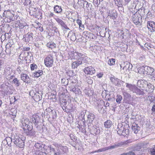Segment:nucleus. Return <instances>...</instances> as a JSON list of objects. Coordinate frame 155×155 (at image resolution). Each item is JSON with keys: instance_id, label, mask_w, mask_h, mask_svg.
<instances>
[{"instance_id": "f257e3e1", "label": "nucleus", "mask_w": 155, "mask_h": 155, "mask_svg": "<svg viewBox=\"0 0 155 155\" xmlns=\"http://www.w3.org/2000/svg\"><path fill=\"white\" fill-rule=\"evenodd\" d=\"M72 58L76 60L73 62L72 64V68L75 69L81 65L87 63V57L84 54L75 51L72 53Z\"/></svg>"}, {"instance_id": "f03ea898", "label": "nucleus", "mask_w": 155, "mask_h": 155, "mask_svg": "<svg viewBox=\"0 0 155 155\" xmlns=\"http://www.w3.org/2000/svg\"><path fill=\"white\" fill-rule=\"evenodd\" d=\"M129 125L124 122L119 123L116 130L117 134L120 136L125 137L129 133V129L128 128Z\"/></svg>"}, {"instance_id": "7ed1b4c3", "label": "nucleus", "mask_w": 155, "mask_h": 155, "mask_svg": "<svg viewBox=\"0 0 155 155\" xmlns=\"http://www.w3.org/2000/svg\"><path fill=\"white\" fill-rule=\"evenodd\" d=\"M15 12L10 10L4 11L3 14V19L5 22L9 23L15 20Z\"/></svg>"}, {"instance_id": "20e7f679", "label": "nucleus", "mask_w": 155, "mask_h": 155, "mask_svg": "<svg viewBox=\"0 0 155 155\" xmlns=\"http://www.w3.org/2000/svg\"><path fill=\"white\" fill-rule=\"evenodd\" d=\"M26 137L22 135L20 137L16 135L14 136L13 142L18 147L21 148L24 147Z\"/></svg>"}, {"instance_id": "39448f33", "label": "nucleus", "mask_w": 155, "mask_h": 155, "mask_svg": "<svg viewBox=\"0 0 155 155\" xmlns=\"http://www.w3.org/2000/svg\"><path fill=\"white\" fill-rule=\"evenodd\" d=\"M126 87L133 93H135L139 95H142L144 94V92L143 89H140L138 88L134 85H133L131 84L126 83Z\"/></svg>"}, {"instance_id": "423d86ee", "label": "nucleus", "mask_w": 155, "mask_h": 155, "mask_svg": "<svg viewBox=\"0 0 155 155\" xmlns=\"http://www.w3.org/2000/svg\"><path fill=\"white\" fill-rule=\"evenodd\" d=\"M87 125L89 131L91 134L96 136L100 133L99 128L95 125V123L88 124Z\"/></svg>"}, {"instance_id": "0eeeda50", "label": "nucleus", "mask_w": 155, "mask_h": 155, "mask_svg": "<svg viewBox=\"0 0 155 155\" xmlns=\"http://www.w3.org/2000/svg\"><path fill=\"white\" fill-rule=\"evenodd\" d=\"M54 61L53 54H49L45 59V64L47 67L50 68L52 67L53 65Z\"/></svg>"}, {"instance_id": "6e6552de", "label": "nucleus", "mask_w": 155, "mask_h": 155, "mask_svg": "<svg viewBox=\"0 0 155 155\" xmlns=\"http://www.w3.org/2000/svg\"><path fill=\"white\" fill-rule=\"evenodd\" d=\"M33 126H32L30 128H28V129L23 128L24 130L25 131V134L28 137L33 138L36 136L37 132L33 128Z\"/></svg>"}, {"instance_id": "1a4fd4ad", "label": "nucleus", "mask_w": 155, "mask_h": 155, "mask_svg": "<svg viewBox=\"0 0 155 155\" xmlns=\"http://www.w3.org/2000/svg\"><path fill=\"white\" fill-rule=\"evenodd\" d=\"M130 14H131L132 15L131 17V21L136 25H138L140 23V17L138 16V14L137 12H135L134 11H131Z\"/></svg>"}, {"instance_id": "9d476101", "label": "nucleus", "mask_w": 155, "mask_h": 155, "mask_svg": "<svg viewBox=\"0 0 155 155\" xmlns=\"http://www.w3.org/2000/svg\"><path fill=\"white\" fill-rule=\"evenodd\" d=\"M31 122L33 123L38 128V124L40 121V117L37 114H34L30 117Z\"/></svg>"}, {"instance_id": "9b49d317", "label": "nucleus", "mask_w": 155, "mask_h": 155, "mask_svg": "<svg viewBox=\"0 0 155 155\" xmlns=\"http://www.w3.org/2000/svg\"><path fill=\"white\" fill-rule=\"evenodd\" d=\"M94 104L95 105L96 108L100 112L101 111L104 105V102L101 100H96L95 101Z\"/></svg>"}, {"instance_id": "f8f14e48", "label": "nucleus", "mask_w": 155, "mask_h": 155, "mask_svg": "<svg viewBox=\"0 0 155 155\" xmlns=\"http://www.w3.org/2000/svg\"><path fill=\"white\" fill-rule=\"evenodd\" d=\"M69 90L70 91H72L74 93L76 94L79 95L81 93L80 89L78 88H76L75 84L72 82L71 84H69Z\"/></svg>"}, {"instance_id": "ddd939ff", "label": "nucleus", "mask_w": 155, "mask_h": 155, "mask_svg": "<svg viewBox=\"0 0 155 155\" xmlns=\"http://www.w3.org/2000/svg\"><path fill=\"white\" fill-rule=\"evenodd\" d=\"M33 34L31 32H28L24 36H23V40L26 42L29 43L31 42L33 39Z\"/></svg>"}, {"instance_id": "4468645a", "label": "nucleus", "mask_w": 155, "mask_h": 155, "mask_svg": "<svg viewBox=\"0 0 155 155\" xmlns=\"http://www.w3.org/2000/svg\"><path fill=\"white\" fill-rule=\"evenodd\" d=\"M84 71L85 74L91 75L94 74L95 70L94 67L90 66L84 68Z\"/></svg>"}, {"instance_id": "2eb2a0df", "label": "nucleus", "mask_w": 155, "mask_h": 155, "mask_svg": "<svg viewBox=\"0 0 155 155\" xmlns=\"http://www.w3.org/2000/svg\"><path fill=\"white\" fill-rule=\"evenodd\" d=\"M110 80L111 81L115 86L120 87L121 86V81L117 78L113 76L110 77Z\"/></svg>"}, {"instance_id": "dca6fc26", "label": "nucleus", "mask_w": 155, "mask_h": 155, "mask_svg": "<svg viewBox=\"0 0 155 155\" xmlns=\"http://www.w3.org/2000/svg\"><path fill=\"white\" fill-rule=\"evenodd\" d=\"M55 20L57 22L59 25L61 26L62 28L67 29V30H70V29L68 28L67 25L61 19L58 17H57L55 18Z\"/></svg>"}, {"instance_id": "f3484780", "label": "nucleus", "mask_w": 155, "mask_h": 155, "mask_svg": "<svg viewBox=\"0 0 155 155\" xmlns=\"http://www.w3.org/2000/svg\"><path fill=\"white\" fill-rule=\"evenodd\" d=\"M123 146L122 141H119L115 143L113 145L107 147L108 150L113 149L120 147Z\"/></svg>"}, {"instance_id": "a211bd4d", "label": "nucleus", "mask_w": 155, "mask_h": 155, "mask_svg": "<svg viewBox=\"0 0 155 155\" xmlns=\"http://www.w3.org/2000/svg\"><path fill=\"white\" fill-rule=\"evenodd\" d=\"M109 16L113 19H116L117 16V11L114 10L110 11L109 10L108 15L107 17H108Z\"/></svg>"}, {"instance_id": "6ab92c4d", "label": "nucleus", "mask_w": 155, "mask_h": 155, "mask_svg": "<svg viewBox=\"0 0 155 155\" xmlns=\"http://www.w3.org/2000/svg\"><path fill=\"white\" fill-rule=\"evenodd\" d=\"M145 70L147 74L152 76L155 73L154 69L152 67L146 66Z\"/></svg>"}, {"instance_id": "aec40b11", "label": "nucleus", "mask_w": 155, "mask_h": 155, "mask_svg": "<svg viewBox=\"0 0 155 155\" xmlns=\"http://www.w3.org/2000/svg\"><path fill=\"white\" fill-rule=\"evenodd\" d=\"M31 121L29 120V119L25 118L24 120H23L21 122L22 126L23 127V128H24L25 129H28V128H30V127L29 126V124H30Z\"/></svg>"}, {"instance_id": "412c9836", "label": "nucleus", "mask_w": 155, "mask_h": 155, "mask_svg": "<svg viewBox=\"0 0 155 155\" xmlns=\"http://www.w3.org/2000/svg\"><path fill=\"white\" fill-rule=\"evenodd\" d=\"M46 110L48 111L49 113V117H50V116L52 117L53 119H55L56 118L57 115L56 113L55 110H52L51 108H48Z\"/></svg>"}, {"instance_id": "4be33fe9", "label": "nucleus", "mask_w": 155, "mask_h": 155, "mask_svg": "<svg viewBox=\"0 0 155 155\" xmlns=\"http://www.w3.org/2000/svg\"><path fill=\"white\" fill-rule=\"evenodd\" d=\"M95 117V116L94 114L92 113H89L87 117V122H88V124H93L95 123V122L94 121Z\"/></svg>"}, {"instance_id": "5701e85b", "label": "nucleus", "mask_w": 155, "mask_h": 155, "mask_svg": "<svg viewBox=\"0 0 155 155\" xmlns=\"http://www.w3.org/2000/svg\"><path fill=\"white\" fill-rule=\"evenodd\" d=\"M131 128L133 131L136 134L138 133L140 128V127L138 126V124L135 122H134L132 124Z\"/></svg>"}, {"instance_id": "b1692460", "label": "nucleus", "mask_w": 155, "mask_h": 155, "mask_svg": "<svg viewBox=\"0 0 155 155\" xmlns=\"http://www.w3.org/2000/svg\"><path fill=\"white\" fill-rule=\"evenodd\" d=\"M139 14L140 15V19L141 20L142 17L147 12L148 9H145L144 7H142L139 9Z\"/></svg>"}, {"instance_id": "393cba45", "label": "nucleus", "mask_w": 155, "mask_h": 155, "mask_svg": "<svg viewBox=\"0 0 155 155\" xmlns=\"http://www.w3.org/2000/svg\"><path fill=\"white\" fill-rule=\"evenodd\" d=\"M21 79L24 82L28 84L29 83V77L25 74H21L20 75Z\"/></svg>"}, {"instance_id": "a878e982", "label": "nucleus", "mask_w": 155, "mask_h": 155, "mask_svg": "<svg viewBox=\"0 0 155 155\" xmlns=\"http://www.w3.org/2000/svg\"><path fill=\"white\" fill-rule=\"evenodd\" d=\"M145 91L148 93H152L154 90V87L150 83L147 84Z\"/></svg>"}, {"instance_id": "bb28decb", "label": "nucleus", "mask_w": 155, "mask_h": 155, "mask_svg": "<svg viewBox=\"0 0 155 155\" xmlns=\"http://www.w3.org/2000/svg\"><path fill=\"white\" fill-rule=\"evenodd\" d=\"M147 27L149 29L152 30L153 31H155V23L153 21H147Z\"/></svg>"}, {"instance_id": "cd10ccee", "label": "nucleus", "mask_w": 155, "mask_h": 155, "mask_svg": "<svg viewBox=\"0 0 155 155\" xmlns=\"http://www.w3.org/2000/svg\"><path fill=\"white\" fill-rule=\"evenodd\" d=\"M54 11L56 13L61 14L63 10L61 6L56 5L54 7Z\"/></svg>"}, {"instance_id": "c85d7f7f", "label": "nucleus", "mask_w": 155, "mask_h": 155, "mask_svg": "<svg viewBox=\"0 0 155 155\" xmlns=\"http://www.w3.org/2000/svg\"><path fill=\"white\" fill-rule=\"evenodd\" d=\"M124 66L123 67V69L125 70L126 71H128L132 68V65L129 63L126 62L124 63Z\"/></svg>"}, {"instance_id": "c756f323", "label": "nucleus", "mask_w": 155, "mask_h": 155, "mask_svg": "<svg viewBox=\"0 0 155 155\" xmlns=\"http://www.w3.org/2000/svg\"><path fill=\"white\" fill-rule=\"evenodd\" d=\"M113 125V123L110 120H108L104 122V126L107 128H109L111 127Z\"/></svg>"}, {"instance_id": "7c9ffc66", "label": "nucleus", "mask_w": 155, "mask_h": 155, "mask_svg": "<svg viewBox=\"0 0 155 155\" xmlns=\"http://www.w3.org/2000/svg\"><path fill=\"white\" fill-rule=\"evenodd\" d=\"M61 105L63 109L65 110L66 109V105L67 104V101L66 99H62L60 101Z\"/></svg>"}, {"instance_id": "2f4dec72", "label": "nucleus", "mask_w": 155, "mask_h": 155, "mask_svg": "<svg viewBox=\"0 0 155 155\" xmlns=\"http://www.w3.org/2000/svg\"><path fill=\"white\" fill-rule=\"evenodd\" d=\"M16 23L18 25L20 29L23 28L27 25L26 23L24 22H22L20 20L17 21Z\"/></svg>"}, {"instance_id": "473e14b6", "label": "nucleus", "mask_w": 155, "mask_h": 155, "mask_svg": "<svg viewBox=\"0 0 155 155\" xmlns=\"http://www.w3.org/2000/svg\"><path fill=\"white\" fill-rule=\"evenodd\" d=\"M43 74V72L42 71L39 70L34 73L32 74V76L34 77L38 78L42 75Z\"/></svg>"}, {"instance_id": "72a5a7b5", "label": "nucleus", "mask_w": 155, "mask_h": 155, "mask_svg": "<svg viewBox=\"0 0 155 155\" xmlns=\"http://www.w3.org/2000/svg\"><path fill=\"white\" fill-rule=\"evenodd\" d=\"M12 84H14L16 87H18L21 84L19 80L17 78H15L13 79L12 81Z\"/></svg>"}, {"instance_id": "f704fd0d", "label": "nucleus", "mask_w": 155, "mask_h": 155, "mask_svg": "<svg viewBox=\"0 0 155 155\" xmlns=\"http://www.w3.org/2000/svg\"><path fill=\"white\" fill-rule=\"evenodd\" d=\"M35 147L39 149L42 150V148H45V146L44 144H43L41 142L40 143H36L35 145Z\"/></svg>"}, {"instance_id": "c9c22d12", "label": "nucleus", "mask_w": 155, "mask_h": 155, "mask_svg": "<svg viewBox=\"0 0 155 155\" xmlns=\"http://www.w3.org/2000/svg\"><path fill=\"white\" fill-rule=\"evenodd\" d=\"M145 66H142L138 68L137 69L138 72L140 74H145L146 73Z\"/></svg>"}, {"instance_id": "e433bc0d", "label": "nucleus", "mask_w": 155, "mask_h": 155, "mask_svg": "<svg viewBox=\"0 0 155 155\" xmlns=\"http://www.w3.org/2000/svg\"><path fill=\"white\" fill-rule=\"evenodd\" d=\"M116 5L118 7H122L123 5V0H114Z\"/></svg>"}, {"instance_id": "4c0bfd02", "label": "nucleus", "mask_w": 155, "mask_h": 155, "mask_svg": "<svg viewBox=\"0 0 155 155\" xmlns=\"http://www.w3.org/2000/svg\"><path fill=\"white\" fill-rule=\"evenodd\" d=\"M86 1L84 0H78V4L80 6L82 7L83 8L85 6V3Z\"/></svg>"}, {"instance_id": "58836bf2", "label": "nucleus", "mask_w": 155, "mask_h": 155, "mask_svg": "<svg viewBox=\"0 0 155 155\" xmlns=\"http://www.w3.org/2000/svg\"><path fill=\"white\" fill-rule=\"evenodd\" d=\"M4 71L5 74L6 75L8 74V76L10 75H11V73L12 72V70H11V68L9 67L5 68Z\"/></svg>"}, {"instance_id": "ea45409f", "label": "nucleus", "mask_w": 155, "mask_h": 155, "mask_svg": "<svg viewBox=\"0 0 155 155\" xmlns=\"http://www.w3.org/2000/svg\"><path fill=\"white\" fill-rule=\"evenodd\" d=\"M76 71H74L69 70L66 72L67 74L70 77H72L74 76L76 74Z\"/></svg>"}, {"instance_id": "a19ab883", "label": "nucleus", "mask_w": 155, "mask_h": 155, "mask_svg": "<svg viewBox=\"0 0 155 155\" xmlns=\"http://www.w3.org/2000/svg\"><path fill=\"white\" fill-rule=\"evenodd\" d=\"M47 46L51 49L55 48L56 47V45L55 43L52 42H49L47 43Z\"/></svg>"}, {"instance_id": "79ce46f5", "label": "nucleus", "mask_w": 155, "mask_h": 155, "mask_svg": "<svg viewBox=\"0 0 155 155\" xmlns=\"http://www.w3.org/2000/svg\"><path fill=\"white\" fill-rule=\"evenodd\" d=\"M147 100H149L150 103L154 102L155 103V96H148L147 98Z\"/></svg>"}, {"instance_id": "37998d69", "label": "nucleus", "mask_w": 155, "mask_h": 155, "mask_svg": "<svg viewBox=\"0 0 155 155\" xmlns=\"http://www.w3.org/2000/svg\"><path fill=\"white\" fill-rule=\"evenodd\" d=\"M122 99V97L121 95L118 94L116 96V101L118 104H120L121 103V101Z\"/></svg>"}, {"instance_id": "c03bdc74", "label": "nucleus", "mask_w": 155, "mask_h": 155, "mask_svg": "<svg viewBox=\"0 0 155 155\" xmlns=\"http://www.w3.org/2000/svg\"><path fill=\"white\" fill-rule=\"evenodd\" d=\"M107 150H108L107 147H105L104 148L99 149L98 150H97L94 151V153H96V152L99 153V152L105 151H106Z\"/></svg>"}, {"instance_id": "a18cd8bd", "label": "nucleus", "mask_w": 155, "mask_h": 155, "mask_svg": "<svg viewBox=\"0 0 155 155\" xmlns=\"http://www.w3.org/2000/svg\"><path fill=\"white\" fill-rule=\"evenodd\" d=\"M86 7L87 9L88 10H91V8L92 7V4L91 3H88L86 1V2L85 3Z\"/></svg>"}, {"instance_id": "49530a36", "label": "nucleus", "mask_w": 155, "mask_h": 155, "mask_svg": "<svg viewBox=\"0 0 155 155\" xmlns=\"http://www.w3.org/2000/svg\"><path fill=\"white\" fill-rule=\"evenodd\" d=\"M115 59L111 58L108 61V64L110 66L113 65L115 64Z\"/></svg>"}, {"instance_id": "de8ad7c7", "label": "nucleus", "mask_w": 155, "mask_h": 155, "mask_svg": "<svg viewBox=\"0 0 155 155\" xmlns=\"http://www.w3.org/2000/svg\"><path fill=\"white\" fill-rule=\"evenodd\" d=\"M124 97L126 98L129 99L131 97V95L127 92H124L123 93Z\"/></svg>"}, {"instance_id": "09e8293b", "label": "nucleus", "mask_w": 155, "mask_h": 155, "mask_svg": "<svg viewBox=\"0 0 155 155\" xmlns=\"http://www.w3.org/2000/svg\"><path fill=\"white\" fill-rule=\"evenodd\" d=\"M14 139V137L13 138H11L10 137H6L5 138V140L7 142V144H8V143H10L11 142H13V139Z\"/></svg>"}, {"instance_id": "8fccbe9b", "label": "nucleus", "mask_w": 155, "mask_h": 155, "mask_svg": "<svg viewBox=\"0 0 155 155\" xmlns=\"http://www.w3.org/2000/svg\"><path fill=\"white\" fill-rule=\"evenodd\" d=\"M132 141L131 140H127L122 142V143H123V145H127L129 144L130 143H132Z\"/></svg>"}, {"instance_id": "3c124183", "label": "nucleus", "mask_w": 155, "mask_h": 155, "mask_svg": "<svg viewBox=\"0 0 155 155\" xmlns=\"http://www.w3.org/2000/svg\"><path fill=\"white\" fill-rule=\"evenodd\" d=\"M88 39H95L97 38V37L95 36L93 33H90L89 34Z\"/></svg>"}, {"instance_id": "603ef678", "label": "nucleus", "mask_w": 155, "mask_h": 155, "mask_svg": "<svg viewBox=\"0 0 155 155\" xmlns=\"http://www.w3.org/2000/svg\"><path fill=\"white\" fill-rule=\"evenodd\" d=\"M120 155H136V154L134 151H130L127 153H124Z\"/></svg>"}, {"instance_id": "864d4df0", "label": "nucleus", "mask_w": 155, "mask_h": 155, "mask_svg": "<svg viewBox=\"0 0 155 155\" xmlns=\"http://www.w3.org/2000/svg\"><path fill=\"white\" fill-rule=\"evenodd\" d=\"M68 79H66L65 78H62L61 79V82L62 83H63L64 84V85H65L66 84H68Z\"/></svg>"}, {"instance_id": "5fc2aeb1", "label": "nucleus", "mask_w": 155, "mask_h": 155, "mask_svg": "<svg viewBox=\"0 0 155 155\" xmlns=\"http://www.w3.org/2000/svg\"><path fill=\"white\" fill-rule=\"evenodd\" d=\"M37 68V66L35 64H31V70H34Z\"/></svg>"}, {"instance_id": "6e6d98bb", "label": "nucleus", "mask_w": 155, "mask_h": 155, "mask_svg": "<svg viewBox=\"0 0 155 155\" xmlns=\"http://www.w3.org/2000/svg\"><path fill=\"white\" fill-rule=\"evenodd\" d=\"M31 1L30 0H24V4L25 6H27L28 4L30 5Z\"/></svg>"}, {"instance_id": "4d7b16f0", "label": "nucleus", "mask_w": 155, "mask_h": 155, "mask_svg": "<svg viewBox=\"0 0 155 155\" xmlns=\"http://www.w3.org/2000/svg\"><path fill=\"white\" fill-rule=\"evenodd\" d=\"M150 151L152 155H155V146L152 148L150 149Z\"/></svg>"}, {"instance_id": "13d9d810", "label": "nucleus", "mask_w": 155, "mask_h": 155, "mask_svg": "<svg viewBox=\"0 0 155 155\" xmlns=\"http://www.w3.org/2000/svg\"><path fill=\"white\" fill-rule=\"evenodd\" d=\"M142 83H143V81H142L138 80L137 83V86L140 87H142V85H141V84Z\"/></svg>"}, {"instance_id": "bf43d9fd", "label": "nucleus", "mask_w": 155, "mask_h": 155, "mask_svg": "<svg viewBox=\"0 0 155 155\" xmlns=\"http://www.w3.org/2000/svg\"><path fill=\"white\" fill-rule=\"evenodd\" d=\"M48 147L49 148L51 152L54 153L56 151L55 149L52 146H50Z\"/></svg>"}, {"instance_id": "052dcab7", "label": "nucleus", "mask_w": 155, "mask_h": 155, "mask_svg": "<svg viewBox=\"0 0 155 155\" xmlns=\"http://www.w3.org/2000/svg\"><path fill=\"white\" fill-rule=\"evenodd\" d=\"M36 155H47V153L45 152L40 151L36 153Z\"/></svg>"}, {"instance_id": "680f3d73", "label": "nucleus", "mask_w": 155, "mask_h": 155, "mask_svg": "<svg viewBox=\"0 0 155 155\" xmlns=\"http://www.w3.org/2000/svg\"><path fill=\"white\" fill-rule=\"evenodd\" d=\"M53 153L54 155H61V154L60 151L58 149H57Z\"/></svg>"}, {"instance_id": "e2e57ef3", "label": "nucleus", "mask_w": 155, "mask_h": 155, "mask_svg": "<svg viewBox=\"0 0 155 155\" xmlns=\"http://www.w3.org/2000/svg\"><path fill=\"white\" fill-rule=\"evenodd\" d=\"M30 48L29 47H23L22 48V50L24 51H28L30 50Z\"/></svg>"}, {"instance_id": "0e129e2a", "label": "nucleus", "mask_w": 155, "mask_h": 155, "mask_svg": "<svg viewBox=\"0 0 155 155\" xmlns=\"http://www.w3.org/2000/svg\"><path fill=\"white\" fill-rule=\"evenodd\" d=\"M151 76H152L151 77V79L152 81L155 83V73Z\"/></svg>"}, {"instance_id": "69168bd1", "label": "nucleus", "mask_w": 155, "mask_h": 155, "mask_svg": "<svg viewBox=\"0 0 155 155\" xmlns=\"http://www.w3.org/2000/svg\"><path fill=\"white\" fill-rule=\"evenodd\" d=\"M100 2H99V1H98V0H96V1L94 0L93 1L94 4L95 5H99L100 3Z\"/></svg>"}, {"instance_id": "338daca9", "label": "nucleus", "mask_w": 155, "mask_h": 155, "mask_svg": "<svg viewBox=\"0 0 155 155\" xmlns=\"http://www.w3.org/2000/svg\"><path fill=\"white\" fill-rule=\"evenodd\" d=\"M35 92L39 94H42V92L41 91H39L38 88H36L35 90Z\"/></svg>"}, {"instance_id": "774afa93", "label": "nucleus", "mask_w": 155, "mask_h": 155, "mask_svg": "<svg viewBox=\"0 0 155 155\" xmlns=\"http://www.w3.org/2000/svg\"><path fill=\"white\" fill-rule=\"evenodd\" d=\"M147 13V18H149L151 17V12H149V10H148Z\"/></svg>"}]
</instances>
